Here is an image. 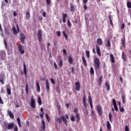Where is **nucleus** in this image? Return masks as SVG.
<instances>
[{
  "label": "nucleus",
  "mask_w": 131,
  "mask_h": 131,
  "mask_svg": "<svg viewBox=\"0 0 131 131\" xmlns=\"http://www.w3.org/2000/svg\"><path fill=\"white\" fill-rule=\"evenodd\" d=\"M23 66H24V73L25 75H27V69L26 68V64H25V61L24 62Z\"/></svg>",
  "instance_id": "obj_13"
},
{
  "label": "nucleus",
  "mask_w": 131,
  "mask_h": 131,
  "mask_svg": "<svg viewBox=\"0 0 131 131\" xmlns=\"http://www.w3.org/2000/svg\"><path fill=\"white\" fill-rule=\"evenodd\" d=\"M122 101L123 104H124L125 103V96L122 95Z\"/></svg>",
  "instance_id": "obj_33"
},
{
  "label": "nucleus",
  "mask_w": 131,
  "mask_h": 131,
  "mask_svg": "<svg viewBox=\"0 0 131 131\" xmlns=\"http://www.w3.org/2000/svg\"><path fill=\"white\" fill-rule=\"evenodd\" d=\"M54 65L55 69H58V66H57V63L55 62H54Z\"/></svg>",
  "instance_id": "obj_59"
},
{
  "label": "nucleus",
  "mask_w": 131,
  "mask_h": 131,
  "mask_svg": "<svg viewBox=\"0 0 131 131\" xmlns=\"http://www.w3.org/2000/svg\"><path fill=\"white\" fill-rule=\"evenodd\" d=\"M70 11L71 12H73L74 11V6L72 5V4H71L70 6Z\"/></svg>",
  "instance_id": "obj_39"
},
{
  "label": "nucleus",
  "mask_w": 131,
  "mask_h": 131,
  "mask_svg": "<svg viewBox=\"0 0 131 131\" xmlns=\"http://www.w3.org/2000/svg\"><path fill=\"white\" fill-rule=\"evenodd\" d=\"M68 26L70 28L71 27V23H70V20L69 19L68 20Z\"/></svg>",
  "instance_id": "obj_53"
},
{
  "label": "nucleus",
  "mask_w": 131,
  "mask_h": 131,
  "mask_svg": "<svg viewBox=\"0 0 131 131\" xmlns=\"http://www.w3.org/2000/svg\"><path fill=\"white\" fill-rule=\"evenodd\" d=\"M75 117L77 122H79V120H80V115L79 114V113L76 114Z\"/></svg>",
  "instance_id": "obj_15"
},
{
  "label": "nucleus",
  "mask_w": 131,
  "mask_h": 131,
  "mask_svg": "<svg viewBox=\"0 0 131 131\" xmlns=\"http://www.w3.org/2000/svg\"><path fill=\"white\" fill-rule=\"evenodd\" d=\"M83 105H84L85 109H86V108H87L86 102H83Z\"/></svg>",
  "instance_id": "obj_62"
},
{
  "label": "nucleus",
  "mask_w": 131,
  "mask_h": 131,
  "mask_svg": "<svg viewBox=\"0 0 131 131\" xmlns=\"http://www.w3.org/2000/svg\"><path fill=\"white\" fill-rule=\"evenodd\" d=\"M95 71H94V68L93 67H91L90 68V74L91 75H93V74H94Z\"/></svg>",
  "instance_id": "obj_29"
},
{
  "label": "nucleus",
  "mask_w": 131,
  "mask_h": 131,
  "mask_svg": "<svg viewBox=\"0 0 131 131\" xmlns=\"http://www.w3.org/2000/svg\"><path fill=\"white\" fill-rule=\"evenodd\" d=\"M38 103L39 105H41L42 102H41V98L40 97H39L38 98Z\"/></svg>",
  "instance_id": "obj_38"
},
{
  "label": "nucleus",
  "mask_w": 131,
  "mask_h": 131,
  "mask_svg": "<svg viewBox=\"0 0 131 131\" xmlns=\"http://www.w3.org/2000/svg\"><path fill=\"white\" fill-rule=\"evenodd\" d=\"M110 57H111L112 63H115V59L114 58V56H113V54H110Z\"/></svg>",
  "instance_id": "obj_22"
},
{
  "label": "nucleus",
  "mask_w": 131,
  "mask_h": 131,
  "mask_svg": "<svg viewBox=\"0 0 131 131\" xmlns=\"http://www.w3.org/2000/svg\"><path fill=\"white\" fill-rule=\"evenodd\" d=\"M119 110H120V112H124V108L123 107H121V106H120Z\"/></svg>",
  "instance_id": "obj_52"
},
{
  "label": "nucleus",
  "mask_w": 131,
  "mask_h": 131,
  "mask_svg": "<svg viewBox=\"0 0 131 131\" xmlns=\"http://www.w3.org/2000/svg\"><path fill=\"white\" fill-rule=\"evenodd\" d=\"M105 86L107 89V91H110V84L108 82H105Z\"/></svg>",
  "instance_id": "obj_23"
},
{
  "label": "nucleus",
  "mask_w": 131,
  "mask_h": 131,
  "mask_svg": "<svg viewBox=\"0 0 131 131\" xmlns=\"http://www.w3.org/2000/svg\"><path fill=\"white\" fill-rule=\"evenodd\" d=\"M7 94L8 95H9V96L11 95V90L10 89V88H7Z\"/></svg>",
  "instance_id": "obj_43"
},
{
  "label": "nucleus",
  "mask_w": 131,
  "mask_h": 131,
  "mask_svg": "<svg viewBox=\"0 0 131 131\" xmlns=\"http://www.w3.org/2000/svg\"><path fill=\"white\" fill-rule=\"evenodd\" d=\"M74 112L76 113V114H77L78 113V108L77 107H75L74 110Z\"/></svg>",
  "instance_id": "obj_48"
},
{
  "label": "nucleus",
  "mask_w": 131,
  "mask_h": 131,
  "mask_svg": "<svg viewBox=\"0 0 131 131\" xmlns=\"http://www.w3.org/2000/svg\"><path fill=\"white\" fill-rule=\"evenodd\" d=\"M43 114H44L43 113H41L40 114V116L41 118H42H42H43Z\"/></svg>",
  "instance_id": "obj_61"
},
{
  "label": "nucleus",
  "mask_w": 131,
  "mask_h": 131,
  "mask_svg": "<svg viewBox=\"0 0 131 131\" xmlns=\"http://www.w3.org/2000/svg\"><path fill=\"white\" fill-rule=\"evenodd\" d=\"M127 7L128 9H131V2H128L127 3Z\"/></svg>",
  "instance_id": "obj_40"
},
{
  "label": "nucleus",
  "mask_w": 131,
  "mask_h": 131,
  "mask_svg": "<svg viewBox=\"0 0 131 131\" xmlns=\"http://www.w3.org/2000/svg\"><path fill=\"white\" fill-rule=\"evenodd\" d=\"M97 112L99 114V115L100 116H102V114H103L102 112V106L101 105L99 104L97 106Z\"/></svg>",
  "instance_id": "obj_4"
},
{
  "label": "nucleus",
  "mask_w": 131,
  "mask_h": 131,
  "mask_svg": "<svg viewBox=\"0 0 131 131\" xmlns=\"http://www.w3.org/2000/svg\"><path fill=\"white\" fill-rule=\"evenodd\" d=\"M68 61L70 64H72V63H73V59H72V57L70 56L68 58Z\"/></svg>",
  "instance_id": "obj_28"
},
{
  "label": "nucleus",
  "mask_w": 131,
  "mask_h": 131,
  "mask_svg": "<svg viewBox=\"0 0 131 131\" xmlns=\"http://www.w3.org/2000/svg\"><path fill=\"white\" fill-rule=\"evenodd\" d=\"M26 16L27 19H29V18H30V13H29V12H27Z\"/></svg>",
  "instance_id": "obj_41"
},
{
  "label": "nucleus",
  "mask_w": 131,
  "mask_h": 131,
  "mask_svg": "<svg viewBox=\"0 0 131 131\" xmlns=\"http://www.w3.org/2000/svg\"><path fill=\"white\" fill-rule=\"evenodd\" d=\"M122 46L124 48L125 47V38L121 39Z\"/></svg>",
  "instance_id": "obj_25"
},
{
  "label": "nucleus",
  "mask_w": 131,
  "mask_h": 131,
  "mask_svg": "<svg viewBox=\"0 0 131 131\" xmlns=\"http://www.w3.org/2000/svg\"><path fill=\"white\" fill-rule=\"evenodd\" d=\"M113 103L114 104V106L116 105V100H115L114 98L112 99Z\"/></svg>",
  "instance_id": "obj_49"
},
{
  "label": "nucleus",
  "mask_w": 131,
  "mask_h": 131,
  "mask_svg": "<svg viewBox=\"0 0 131 131\" xmlns=\"http://www.w3.org/2000/svg\"><path fill=\"white\" fill-rule=\"evenodd\" d=\"M76 91H78L80 90V83L79 81H77L75 83Z\"/></svg>",
  "instance_id": "obj_7"
},
{
  "label": "nucleus",
  "mask_w": 131,
  "mask_h": 131,
  "mask_svg": "<svg viewBox=\"0 0 131 131\" xmlns=\"http://www.w3.org/2000/svg\"><path fill=\"white\" fill-rule=\"evenodd\" d=\"M63 53L64 54V55H67V51H66V49L63 50Z\"/></svg>",
  "instance_id": "obj_60"
},
{
  "label": "nucleus",
  "mask_w": 131,
  "mask_h": 131,
  "mask_svg": "<svg viewBox=\"0 0 131 131\" xmlns=\"http://www.w3.org/2000/svg\"><path fill=\"white\" fill-rule=\"evenodd\" d=\"M58 65L59 67H62V66H63V61L62 60V59L59 60V63Z\"/></svg>",
  "instance_id": "obj_36"
},
{
  "label": "nucleus",
  "mask_w": 131,
  "mask_h": 131,
  "mask_svg": "<svg viewBox=\"0 0 131 131\" xmlns=\"http://www.w3.org/2000/svg\"><path fill=\"white\" fill-rule=\"evenodd\" d=\"M122 59L124 61V62H126V56L125 55V54H124V52H122Z\"/></svg>",
  "instance_id": "obj_19"
},
{
  "label": "nucleus",
  "mask_w": 131,
  "mask_h": 131,
  "mask_svg": "<svg viewBox=\"0 0 131 131\" xmlns=\"http://www.w3.org/2000/svg\"><path fill=\"white\" fill-rule=\"evenodd\" d=\"M125 131H129V128H128V126H127V125L125 126Z\"/></svg>",
  "instance_id": "obj_54"
},
{
  "label": "nucleus",
  "mask_w": 131,
  "mask_h": 131,
  "mask_svg": "<svg viewBox=\"0 0 131 131\" xmlns=\"http://www.w3.org/2000/svg\"><path fill=\"white\" fill-rule=\"evenodd\" d=\"M86 98L85 97V95H84L83 97V103H86Z\"/></svg>",
  "instance_id": "obj_50"
},
{
  "label": "nucleus",
  "mask_w": 131,
  "mask_h": 131,
  "mask_svg": "<svg viewBox=\"0 0 131 131\" xmlns=\"http://www.w3.org/2000/svg\"><path fill=\"white\" fill-rule=\"evenodd\" d=\"M4 45H5V47L7 48V46H8V43H7V41H6V40H4Z\"/></svg>",
  "instance_id": "obj_58"
},
{
  "label": "nucleus",
  "mask_w": 131,
  "mask_h": 131,
  "mask_svg": "<svg viewBox=\"0 0 131 131\" xmlns=\"http://www.w3.org/2000/svg\"><path fill=\"white\" fill-rule=\"evenodd\" d=\"M82 60L83 61V63L84 64V66H85V67H86V66H88V63H86V60L84 58V56H82Z\"/></svg>",
  "instance_id": "obj_20"
},
{
  "label": "nucleus",
  "mask_w": 131,
  "mask_h": 131,
  "mask_svg": "<svg viewBox=\"0 0 131 131\" xmlns=\"http://www.w3.org/2000/svg\"><path fill=\"white\" fill-rule=\"evenodd\" d=\"M124 27H125V25L124 23L121 24V28H120L121 30H123V29H124Z\"/></svg>",
  "instance_id": "obj_44"
},
{
  "label": "nucleus",
  "mask_w": 131,
  "mask_h": 131,
  "mask_svg": "<svg viewBox=\"0 0 131 131\" xmlns=\"http://www.w3.org/2000/svg\"><path fill=\"white\" fill-rule=\"evenodd\" d=\"M8 115L10 116V118H14V114L12 113V112L11 111H8Z\"/></svg>",
  "instance_id": "obj_24"
},
{
  "label": "nucleus",
  "mask_w": 131,
  "mask_h": 131,
  "mask_svg": "<svg viewBox=\"0 0 131 131\" xmlns=\"http://www.w3.org/2000/svg\"><path fill=\"white\" fill-rule=\"evenodd\" d=\"M16 27H17V31L16 29V27L15 26H13L12 29V31L13 32V34H14L15 35H16V34H18L19 32V26H18V25H16Z\"/></svg>",
  "instance_id": "obj_3"
},
{
  "label": "nucleus",
  "mask_w": 131,
  "mask_h": 131,
  "mask_svg": "<svg viewBox=\"0 0 131 131\" xmlns=\"http://www.w3.org/2000/svg\"><path fill=\"white\" fill-rule=\"evenodd\" d=\"M71 121H73V122H74V121H75V117H74V116H72L71 117Z\"/></svg>",
  "instance_id": "obj_46"
},
{
  "label": "nucleus",
  "mask_w": 131,
  "mask_h": 131,
  "mask_svg": "<svg viewBox=\"0 0 131 131\" xmlns=\"http://www.w3.org/2000/svg\"><path fill=\"white\" fill-rule=\"evenodd\" d=\"M38 19H39V21L42 20V16H39Z\"/></svg>",
  "instance_id": "obj_63"
},
{
  "label": "nucleus",
  "mask_w": 131,
  "mask_h": 131,
  "mask_svg": "<svg viewBox=\"0 0 131 131\" xmlns=\"http://www.w3.org/2000/svg\"><path fill=\"white\" fill-rule=\"evenodd\" d=\"M94 68L95 70H99L100 69V59L99 58L94 59Z\"/></svg>",
  "instance_id": "obj_2"
},
{
  "label": "nucleus",
  "mask_w": 131,
  "mask_h": 131,
  "mask_svg": "<svg viewBox=\"0 0 131 131\" xmlns=\"http://www.w3.org/2000/svg\"><path fill=\"white\" fill-rule=\"evenodd\" d=\"M106 46L107 48H110V47H111V43L110 42V40L109 39L107 40Z\"/></svg>",
  "instance_id": "obj_27"
},
{
  "label": "nucleus",
  "mask_w": 131,
  "mask_h": 131,
  "mask_svg": "<svg viewBox=\"0 0 131 131\" xmlns=\"http://www.w3.org/2000/svg\"><path fill=\"white\" fill-rule=\"evenodd\" d=\"M18 50L21 55H23L25 53V51H24V50L22 49V46H18Z\"/></svg>",
  "instance_id": "obj_16"
},
{
  "label": "nucleus",
  "mask_w": 131,
  "mask_h": 131,
  "mask_svg": "<svg viewBox=\"0 0 131 131\" xmlns=\"http://www.w3.org/2000/svg\"><path fill=\"white\" fill-rule=\"evenodd\" d=\"M37 36H38V41L39 42H41V41L42 40V39L41 38L42 35H41V31L39 30L37 33Z\"/></svg>",
  "instance_id": "obj_6"
},
{
  "label": "nucleus",
  "mask_w": 131,
  "mask_h": 131,
  "mask_svg": "<svg viewBox=\"0 0 131 131\" xmlns=\"http://www.w3.org/2000/svg\"><path fill=\"white\" fill-rule=\"evenodd\" d=\"M0 82L2 83L3 84L5 83V82H4V78L2 76H0Z\"/></svg>",
  "instance_id": "obj_34"
},
{
  "label": "nucleus",
  "mask_w": 131,
  "mask_h": 131,
  "mask_svg": "<svg viewBox=\"0 0 131 131\" xmlns=\"http://www.w3.org/2000/svg\"><path fill=\"white\" fill-rule=\"evenodd\" d=\"M36 85L37 86V93H39V92H40V86L39 85V82L36 81Z\"/></svg>",
  "instance_id": "obj_12"
},
{
  "label": "nucleus",
  "mask_w": 131,
  "mask_h": 131,
  "mask_svg": "<svg viewBox=\"0 0 131 131\" xmlns=\"http://www.w3.org/2000/svg\"><path fill=\"white\" fill-rule=\"evenodd\" d=\"M46 117L47 121H48V122H50V117L49 116V115H48V114H46Z\"/></svg>",
  "instance_id": "obj_45"
},
{
  "label": "nucleus",
  "mask_w": 131,
  "mask_h": 131,
  "mask_svg": "<svg viewBox=\"0 0 131 131\" xmlns=\"http://www.w3.org/2000/svg\"><path fill=\"white\" fill-rule=\"evenodd\" d=\"M114 106L115 111L117 112V111H118V107H117V105H116Z\"/></svg>",
  "instance_id": "obj_57"
},
{
  "label": "nucleus",
  "mask_w": 131,
  "mask_h": 131,
  "mask_svg": "<svg viewBox=\"0 0 131 131\" xmlns=\"http://www.w3.org/2000/svg\"><path fill=\"white\" fill-rule=\"evenodd\" d=\"M96 52H97V55H98V56H100V57H101V56H102V54H101V49H100V47H99V46L96 45Z\"/></svg>",
  "instance_id": "obj_9"
},
{
  "label": "nucleus",
  "mask_w": 131,
  "mask_h": 131,
  "mask_svg": "<svg viewBox=\"0 0 131 131\" xmlns=\"http://www.w3.org/2000/svg\"><path fill=\"white\" fill-rule=\"evenodd\" d=\"M83 8L84 10H87L88 9V7L86 6V3H88V0H83Z\"/></svg>",
  "instance_id": "obj_17"
},
{
  "label": "nucleus",
  "mask_w": 131,
  "mask_h": 131,
  "mask_svg": "<svg viewBox=\"0 0 131 131\" xmlns=\"http://www.w3.org/2000/svg\"><path fill=\"white\" fill-rule=\"evenodd\" d=\"M97 45H98V46H102V43H103V41H102V39L98 38L97 40Z\"/></svg>",
  "instance_id": "obj_18"
},
{
  "label": "nucleus",
  "mask_w": 131,
  "mask_h": 131,
  "mask_svg": "<svg viewBox=\"0 0 131 131\" xmlns=\"http://www.w3.org/2000/svg\"><path fill=\"white\" fill-rule=\"evenodd\" d=\"M46 3H47V6H49L51 4V0H46Z\"/></svg>",
  "instance_id": "obj_51"
},
{
  "label": "nucleus",
  "mask_w": 131,
  "mask_h": 131,
  "mask_svg": "<svg viewBox=\"0 0 131 131\" xmlns=\"http://www.w3.org/2000/svg\"><path fill=\"white\" fill-rule=\"evenodd\" d=\"M66 18H67V14L62 13V22L66 23Z\"/></svg>",
  "instance_id": "obj_10"
},
{
  "label": "nucleus",
  "mask_w": 131,
  "mask_h": 131,
  "mask_svg": "<svg viewBox=\"0 0 131 131\" xmlns=\"http://www.w3.org/2000/svg\"><path fill=\"white\" fill-rule=\"evenodd\" d=\"M106 126L108 130H110L111 129V125L110 124L109 121L106 122Z\"/></svg>",
  "instance_id": "obj_21"
},
{
  "label": "nucleus",
  "mask_w": 131,
  "mask_h": 131,
  "mask_svg": "<svg viewBox=\"0 0 131 131\" xmlns=\"http://www.w3.org/2000/svg\"><path fill=\"white\" fill-rule=\"evenodd\" d=\"M26 93L28 94V84L27 83L26 84Z\"/></svg>",
  "instance_id": "obj_47"
},
{
  "label": "nucleus",
  "mask_w": 131,
  "mask_h": 131,
  "mask_svg": "<svg viewBox=\"0 0 131 131\" xmlns=\"http://www.w3.org/2000/svg\"><path fill=\"white\" fill-rule=\"evenodd\" d=\"M50 80L51 81V83H52V84H55V80H54V79L53 78H51Z\"/></svg>",
  "instance_id": "obj_56"
},
{
  "label": "nucleus",
  "mask_w": 131,
  "mask_h": 131,
  "mask_svg": "<svg viewBox=\"0 0 131 131\" xmlns=\"http://www.w3.org/2000/svg\"><path fill=\"white\" fill-rule=\"evenodd\" d=\"M102 79H103V76H101L99 78V85H101V84H102Z\"/></svg>",
  "instance_id": "obj_31"
},
{
  "label": "nucleus",
  "mask_w": 131,
  "mask_h": 131,
  "mask_svg": "<svg viewBox=\"0 0 131 131\" xmlns=\"http://www.w3.org/2000/svg\"><path fill=\"white\" fill-rule=\"evenodd\" d=\"M30 105L32 108H35V101L34 100V98H33V96H32L31 98V103Z\"/></svg>",
  "instance_id": "obj_5"
},
{
  "label": "nucleus",
  "mask_w": 131,
  "mask_h": 131,
  "mask_svg": "<svg viewBox=\"0 0 131 131\" xmlns=\"http://www.w3.org/2000/svg\"><path fill=\"white\" fill-rule=\"evenodd\" d=\"M63 34L66 39V40H68V36L66 34V33L65 32V31H63Z\"/></svg>",
  "instance_id": "obj_35"
},
{
  "label": "nucleus",
  "mask_w": 131,
  "mask_h": 131,
  "mask_svg": "<svg viewBox=\"0 0 131 131\" xmlns=\"http://www.w3.org/2000/svg\"><path fill=\"white\" fill-rule=\"evenodd\" d=\"M46 84L47 91L48 92H50V83H49V80H46Z\"/></svg>",
  "instance_id": "obj_14"
},
{
  "label": "nucleus",
  "mask_w": 131,
  "mask_h": 131,
  "mask_svg": "<svg viewBox=\"0 0 131 131\" xmlns=\"http://www.w3.org/2000/svg\"><path fill=\"white\" fill-rule=\"evenodd\" d=\"M56 33L57 34V36H58V37L61 36V32L58 31L56 32Z\"/></svg>",
  "instance_id": "obj_55"
},
{
  "label": "nucleus",
  "mask_w": 131,
  "mask_h": 131,
  "mask_svg": "<svg viewBox=\"0 0 131 131\" xmlns=\"http://www.w3.org/2000/svg\"><path fill=\"white\" fill-rule=\"evenodd\" d=\"M112 115L111 114V113H110L108 114V117H109V120L110 122H112Z\"/></svg>",
  "instance_id": "obj_30"
},
{
  "label": "nucleus",
  "mask_w": 131,
  "mask_h": 131,
  "mask_svg": "<svg viewBox=\"0 0 131 131\" xmlns=\"http://www.w3.org/2000/svg\"><path fill=\"white\" fill-rule=\"evenodd\" d=\"M17 121L18 122L19 127H21V121L19 117L17 118Z\"/></svg>",
  "instance_id": "obj_26"
},
{
  "label": "nucleus",
  "mask_w": 131,
  "mask_h": 131,
  "mask_svg": "<svg viewBox=\"0 0 131 131\" xmlns=\"http://www.w3.org/2000/svg\"><path fill=\"white\" fill-rule=\"evenodd\" d=\"M108 19L110 20V23L112 25V26H113V22L112 21V19H111V15L108 16Z\"/></svg>",
  "instance_id": "obj_32"
},
{
  "label": "nucleus",
  "mask_w": 131,
  "mask_h": 131,
  "mask_svg": "<svg viewBox=\"0 0 131 131\" xmlns=\"http://www.w3.org/2000/svg\"><path fill=\"white\" fill-rule=\"evenodd\" d=\"M88 102L90 104H93V100H92V97L91 96H89Z\"/></svg>",
  "instance_id": "obj_37"
},
{
  "label": "nucleus",
  "mask_w": 131,
  "mask_h": 131,
  "mask_svg": "<svg viewBox=\"0 0 131 131\" xmlns=\"http://www.w3.org/2000/svg\"><path fill=\"white\" fill-rule=\"evenodd\" d=\"M15 124L13 123H9L7 125V128L8 129H12V128H14Z\"/></svg>",
  "instance_id": "obj_11"
},
{
  "label": "nucleus",
  "mask_w": 131,
  "mask_h": 131,
  "mask_svg": "<svg viewBox=\"0 0 131 131\" xmlns=\"http://www.w3.org/2000/svg\"><path fill=\"white\" fill-rule=\"evenodd\" d=\"M14 131H18V127L15 126Z\"/></svg>",
  "instance_id": "obj_64"
},
{
  "label": "nucleus",
  "mask_w": 131,
  "mask_h": 131,
  "mask_svg": "<svg viewBox=\"0 0 131 131\" xmlns=\"http://www.w3.org/2000/svg\"><path fill=\"white\" fill-rule=\"evenodd\" d=\"M85 54L87 58H90V51L86 50Z\"/></svg>",
  "instance_id": "obj_42"
},
{
  "label": "nucleus",
  "mask_w": 131,
  "mask_h": 131,
  "mask_svg": "<svg viewBox=\"0 0 131 131\" xmlns=\"http://www.w3.org/2000/svg\"><path fill=\"white\" fill-rule=\"evenodd\" d=\"M20 41L21 42H22V43H24V42H25V35H24V34H21L20 35Z\"/></svg>",
  "instance_id": "obj_8"
},
{
  "label": "nucleus",
  "mask_w": 131,
  "mask_h": 131,
  "mask_svg": "<svg viewBox=\"0 0 131 131\" xmlns=\"http://www.w3.org/2000/svg\"><path fill=\"white\" fill-rule=\"evenodd\" d=\"M62 120L66 126H67L68 125L67 124V123H68V121H67V119L64 117V116H61V117H57L55 119V121H56V122H58L59 123H62Z\"/></svg>",
  "instance_id": "obj_1"
}]
</instances>
